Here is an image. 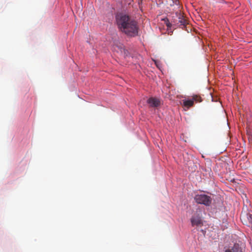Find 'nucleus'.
<instances>
[{
	"label": "nucleus",
	"instance_id": "1",
	"mask_svg": "<svg viewBox=\"0 0 252 252\" xmlns=\"http://www.w3.org/2000/svg\"><path fill=\"white\" fill-rule=\"evenodd\" d=\"M116 24L120 31L129 36H135L138 34V27L137 22L129 16L122 13L116 16Z\"/></svg>",
	"mask_w": 252,
	"mask_h": 252
},
{
	"label": "nucleus",
	"instance_id": "2",
	"mask_svg": "<svg viewBox=\"0 0 252 252\" xmlns=\"http://www.w3.org/2000/svg\"><path fill=\"white\" fill-rule=\"evenodd\" d=\"M194 199L197 203L206 206H210L212 203L211 197L204 194H196Z\"/></svg>",
	"mask_w": 252,
	"mask_h": 252
},
{
	"label": "nucleus",
	"instance_id": "3",
	"mask_svg": "<svg viewBox=\"0 0 252 252\" xmlns=\"http://www.w3.org/2000/svg\"><path fill=\"white\" fill-rule=\"evenodd\" d=\"M241 220L244 224L250 226L252 224V214L246 211L242 212L241 214Z\"/></svg>",
	"mask_w": 252,
	"mask_h": 252
},
{
	"label": "nucleus",
	"instance_id": "4",
	"mask_svg": "<svg viewBox=\"0 0 252 252\" xmlns=\"http://www.w3.org/2000/svg\"><path fill=\"white\" fill-rule=\"evenodd\" d=\"M191 225L192 226H201L203 225V221L199 214L196 213L194 214L190 219Z\"/></svg>",
	"mask_w": 252,
	"mask_h": 252
},
{
	"label": "nucleus",
	"instance_id": "5",
	"mask_svg": "<svg viewBox=\"0 0 252 252\" xmlns=\"http://www.w3.org/2000/svg\"><path fill=\"white\" fill-rule=\"evenodd\" d=\"M147 102L151 107H157L161 104L160 99L154 97H150Z\"/></svg>",
	"mask_w": 252,
	"mask_h": 252
},
{
	"label": "nucleus",
	"instance_id": "6",
	"mask_svg": "<svg viewBox=\"0 0 252 252\" xmlns=\"http://www.w3.org/2000/svg\"><path fill=\"white\" fill-rule=\"evenodd\" d=\"M230 250L232 251V252H244L242 248L237 243L234 244Z\"/></svg>",
	"mask_w": 252,
	"mask_h": 252
},
{
	"label": "nucleus",
	"instance_id": "7",
	"mask_svg": "<svg viewBox=\"0 0 252 252\" xmlns=\"http://www.w3.org/2000/svg\"><path fill=\"white\" fill-rule=\"evenodd\" d=\"M193 100L191 99L189 100H183V105L185 107L189 108L190 107H191L193 105Z\"/></svg>",
	"mask_w": 252,
	"mask_h": 252
},
{
	"label": "nucleus",
	"instance_id": "8",
	"mask_svg": "<svg viewBox=\"0 0 252 252\" xmlns=\"http://www.w3.org/2000/svg\"><path fill=\"white\" fill-rule=\"evenodd\" d=\"M178 23H180V25L185 26L187 24V21L184 18H183V16L180 15Z\"/></svg>",
	"mask_w": 252,
	"mask_h": 252
},
{
	"label": "nucleus",
	"instance_id": "9",
	"mask_svg": "<svg viewBox=\"0 0 252 252\" xmlns=\"http://www.w3.org/2000/svg\"><path fill=\"white\" fill-rule=\"evenodd\" d=\"M192 100L194 101H195L196 102H200L202 101V98L200 96L198 95H194L192 96Z\"/></svg>",
	"mask_w": 252,
	"mask_h": 252
},
{
	"label": "nucleus",
	"instance_id": "10",
	"mask_svg": "<svg viewBox=\"0 0 252 252\" xmlns=\"http://www.w3.org/2000/svg\"><path fill=\"white\" fill-rule=\"evenodd\" d=\"M163 20L164 21V23H165V24H166V26L168 28H169V27H171V24L170 23V22L169 21L168 19H167V18L166 19H163Z\"/></svg>",
	"mask_w": 252,
	"mask_h": 252
},
{
	"label": "nucleus",
	"instance_id": "11",
	"mask_svg": "<svg viewBox=\"0 0 252 252\" xmlns=\"http://www.w3.org/2000/svg\"><path fill=\"white\" fill-rule=\"evenodd\" d=\"M224 252H232V251L230 249H228L226 250Z\"/></svg>",
	"mask_w": 252,
	"mask_h": 252
}]
</instances>
